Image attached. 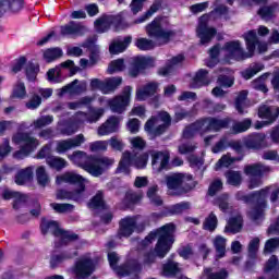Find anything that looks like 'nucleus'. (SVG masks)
Masks as SVG:
<instances>
[{
	"mask_svg": "<svg viewBox=\"0 0 279 279\" xmlns=\"http://www.w3.org/2000/svg\"><path fill=\"white\" fill-rule=\"evenodd\" d=\"M182 62H184V56L178 54L177 57H173L166 66L159 70V75H169L171 69L178 66V64H182Z\"/></svg>",
	"mask_w": 279,
	"mask_h": 279,
	"instance_id": "37998d69",
	"label": "nucleus"
},
{
	"mask_svg": "<svg viewBox=\"0 0 279 279\" xmlns=\"http://www.w3.org/2000/svg\"><path fill=\"white\" fill-rule=\"evenodd\" d=\"M107 71L109 75H112L114 73H121V71H125V61L123 59L111 61Z\"/></svg>",
	"mask_w": 279,
	"mask_h": 279,
	"instance_id": "603ef678",
	"label": "nucleus"
},
{
	"mask_svg": "<svg viewBox=\"0 0 279 279\" xmlns=\"http://www.w3.org/2000/svg\"><path fill=\"white\" fill-rule=\"evenodd\" d=\"M88 206L89 208H106V203H104V194L101 192L97 193Z\"/></svg>",
	"mask_w": 279,
	"mask_h": 279,
	"instance_id": "338daca9",
	"label": "nucleus"
},
{
	"mask_svg": "<svg viewBox=\"0 0 279 279\" xmlns=\"http://www.w3.org/2000/svg\"><path fill=\"white\" fill-rule=\"evenodd\" d=\"M263 141H265V134L255 133L244 138V145L248 149H260L263 146Z\"/></svg>",
	"mask_w": 279,
	"mask_h": 279,
	"instance_id": "473e14b6",
	"label": "nucleus"
},
{
	"mask_svg": "<svg viewBox=\"0 0 279 279\" xmlns=\"http://www.w3.org/2000/svg\"><path fill=\"white\" fill-rule=\"evenodd\" d=\"M36 178L40 186H47L50 182L49 174H47V170L43 166L36 169Z\"/></svg>",
	"mask_w": 279,
	"mask_h": 279,
	"instance_id": "052dcab7",
	"label": "nucleus"
},
{
	"mask_svg": "<svg viewBox=\"0 0 279 279\" xmlns=\"http://www.w3.org/2000/svg\"><path fill=\"white\" fill-rule=\"evenodd\" d=\"M225 175L227 178V182L231 186H241V183L243 182V174L241 171L228 170Z\"/></svg>",
	"mask_w": 279,
	"mask_h": 279,
	"instance_id": "79ce46f5",
	"label": "nucleus"
},
{
	"mask_svg": "<svg viewBox=\"0 0 279 279\" xmlns=\"http://www.w3.org/2000/svg\"><path fill=\"white\" fill-rule=\"evenodd\" d=\"M129 143L131 144L132 149H137L140 151H143V149L147 147V142H145V140H143L141 136L129 138Z\"/></svg>",
	"mask_w": 279,
	"mask_h": 279,
	"instance_id": "e2e57ef3",
	"label": "nucleus"
},
{
	"mask_svg": "<svg viewBox=\"0 0 279 279\" xmlns=\"http://www.w3.org/2000/svg\"><path fill=\"white\" fill-rule=\"evenodd\" d=\"M41 232L43 234L51 232V234L59 239L61 245H66V243L77 241V234H74L71 231H64L60 228L58 222L49 221L47 219H43L41 221Z\"/></svg>",
	"mask_w": 279,
	"mask_h": 279,
	"instance_id": "1a4fd4ad",
	"label": "nucleus"
},
{
	"mask_svg": "<svg viewBox=\"0 0 279 279\" xmlns=\"http://www.w3.org/2000/svg\"><path fill=\"white\" fill-rule=\"evenodd\" d=\"M85 33L86 27L75 22H70L68 25L61 27L62 36H83Z\"/></svg>",
	"mask_w": 279,
	"mask_h": 279,
	"instance_id": "c85d7f7f",
	"label": "nucleus"
},
{
	"mask_svg": "<svg viewBox=\"0 0 279 279\" xmlns=\"http://www.w3.org/2000/svg\"><path fill=\"white\" fill-rule=\"evenodd\" d=\"M122 83L123 78L119 76L107 78L102 87L104 95H110V93H114Z\"/></svg>",
	"mask_w": 279,
	"mask_h": 279,
	"instance_id": "e433bc0d",
	"label": "nucleus"
},
{
	"mask_svg": "<svg viewBox=\"0 0 279 279\" xmlns=\"http://www.w3.org/2000/svg\"><path fill=\"white\" fill-rule=\"evenodd\" d=\"M111 25L116 27V32H121V29H128V27H130V24L125 22L123 13H120L116 16L105 15L95 22L96 32H98V34L108 32Z\"/></svg>",
	"mask_w": 279,
	"mask_h": 279,
	"instance_id": "9d476101",
	"label": "nucleus"
},
{
	"mask_svg": "<svg viewBox=\"0 0 279 279\" xmlns=\"http://www.w3.org/2000/svg\"><path fill=\"white\" fill-rule=\"evenodd\" d=\"M104 108H90L89 109V113H85V112H77V119H80V123H97V121H99V119H101V117H104Z\"/></svg>",
	"mask_w": 279,
	"mask_h": 279,
	"instance_id": "bb28decb",
	"label": "nucleus"
},
{
	"mask_svg": "<svg viewBox=\"0 0 279 279\" xmlns=\"http://www.w3.org/2000/svg\"><path fill=\"white\" fill-rule=\"evenodd\" d=\"M51 123H53V116H44L35 120L32 125L38 130L40 128H45L46 125H51Z\"/></svg>",
	"mask_w": 279,
	"mask_h": 279,
	"instance_id": "680f3d73",
	"label": "nucleus"
},
{
	"mask_svg": "<svg viewBox=\"0 0 279 279\" xmlns=\"http://www.w3.org/2000/svg\"><path fill=\"white\" fill-rule=\"evenodd\" d=\"M114 165V159L110 157H93L92 159V169L98 171V174H92L94 178H99L102 175L106 169H110Z\"/></svg>",
	"mask_w": 279,
	"mask_h": 279,
	"instance_id": "b1692460",
	"label": "nucleus"
},
{
	"mask_svg": "<svg viewBox=\"0 0 279 279\" xmlns=\"http://www.w3.org/2000/svg\"><path fill=\"white\" fill-rule=\"evenodd\" d=\"M117 130H119V118L111 117L98 128L97 134L98 136H108L117 132Z\"/></svg>",
	"mask_w": 279,
	"mask_h": 279,
	"instance_id": "cd10ccee",
	"label": "nucleus"
},
{
	"mask_svg": "<svg viewBox=\"0 0 279 279\" xmlns=\"http://www.w3.org/2000/svg\"><path fill=\"white\" fill-rule=\"evenodd\" d=\"M87 88H88V85L86 84V81L80 82L78 80H74L72 83L59 89V97H62V95H66V94L82 95V93H86Z\"/></svg>",
	"mask_w": 279,
	"mask_h": 279,
	"instance_id": "5701e85b",
	"label": "nucleus"
},
{
	"mask_svg": "<svg viewBox=\"0 0 279 279\" xmlns=\"http://www.w3.org/2000/svg\"><path fill=\"white\" fill-rule=\"evenodd\" d=\"M279 116V107H274L269 105H262L258 109V118L267 119L268 121L257 122L255 124L256 130H260V128H265V125H271Z\"/></svg>",
	"mask_w": 279,
	"mask_h": 279,
	"instance_id": "dca6fc26",
	"label": "nucleus"
},
{
	"mask_svg": "<svg viewBox=\"0 0 279 279\" xmlns=\"http://www.w3.org/2000/svg\"><path fill=\"white\" fill-rule=\"evenodd\" d=\"M25 97H27V90L25 89V83L17 82L13 86L11 98L12 99H25Z\"/></svg>",
	"mask_w": 279,
	"mask_h": 279,
	"instance_id": "de8ad7c7",
	"label": "nucleus"
},
{
	"mask_svg": "<svg viewBox=\"0 0 279 279\" xmlns=\"http://www.w3.org/2000/svg\"><path fill=\"white\" fill-rule=\"evenodd\" d=\"M69 158L74 165H77V167H81L84 171L90 173V175H97L99 173V171L93 169V157L88 156L85 151H74Z\"/></svg>",
	"mask_w": 279,
	"mask_h": 279,
	"instance_id": "2eb2a0df",
	"label": "nucleus"
},
{
	"mask_svg": "<svg viewBox=\"0 0 279 279\" xmlns=\"http://www.w3.org/2000/svg\"><path fill=\"white\" fill-rule=\"evenodd\" d=\"M196 34L201 39L202 45H208V43L215 38L217 29L208 27V15L201 16L198 26L196 28Z\"/></svg>",
	"mask_w": 279,
	"mask_h": 279,
	"instance_id": "f3484780",
	"label": "nucleus"
},
{
	"mask_svg": "<svg viewBox=\"0 0 279 279\" xmlns=\"http://www.w3.org/2000/svg\"><path fill=\"white\" fill-rule=\"evenodd\" d=\"M132 97V86H125L122 90V95H118L112 99L99 98L100 104H107L111 112L121 114L125 112V108L130 106V99Z\"/></svg>",
	"mask_w": 279,
	"mask_h": 279,
	"instance_id": "9b49d317",
	"label": "nucleus"
},
{
	"mask_svg": "<svg viewBox=\"0 0 279 279\" xmlns=\"http://www.w3.org/2000/svg\"><path fill=\"white\" fill-rule=\"evenodd\" d=\"M138 217H126L120 221V229L118 232V236L128 238L132 236V233L138 228L141 221H138Z\"/></svg>",
	"mask_w": 279,
	"mask_h": 279,
	"instance_id": "6ab92c4d",
	"label": "nucleus"
},
{
	"mask_svg": "<svg viewBox=\"0 0 279 279\" xmlns=\"http://www.w3.org/2000/svg\"><path fill=\"white\" fill-rule=\"evenodd\" d=\"M279 247V238H271L265 243L264 254H271Z\"/></svg>",
	"mask_w": 279,
	"mask_h": 279,
	"instance_id": "69168bd1",
	"label": "nucleus"
},
{
	"mask_svg": "<svg viewBox=\"0 0 279 279\" xmlns=\"http://www.w3.org/2000/svg\"><path fill=\"white\" fill-rule=\"evenodd\" d=\"M230 125V118L217 119L205 118L197 120L183 131V138H193L197 132L199 134H206V132H219Z\"/></svg>",
	"mask_w": 279,
	"mask_h": 279,
	"instance_id": "7ed1b4c3",
	"label": "nucleus"
},
{
	"mask_svg": "<svg viewBox=\"0 0 279 279\" xmlns=\"http://www.w3.org/2000/svg\"><path fill=\"white\" fill-rule=\"evenodd\" d=\"M250 128H252V120L244 119L241 122H234L231 128V132L233 134H242V132H247Z\"/></svg>",
	"mask_w": 279,
	"mask_h": 279,
	"instance_id": "49530a36",
	"label": "nucleus"
},
{
	"mask_svg": "<svg viewBox=\"0 0 279 279\" xmlns=\"http://www.w3.org/2000/svg\"><path fill=\"white\" fill-rule=\"evenodd\" d=\"M77 256V251L73 250L71 252L66 251L65 253H62L60 255H53L50 259V267L52 269H56L60 263H64V260H69V258H75Z\"/></svg>",
	"mask_w": 279,
	"mask_h": 279,
	"instance_id": "58836bf2",
	"label": "nucleus"
},
{
	"mask_svg": "<svg viewBox=\"0 0 279 279\" xmlns=\"http://www.w3.org/2000/svg\"><path fill=\"white\" fill-rule=\"evenodd\" d=\"M147 197L154 206H162V198L158 195V185L148 189Z\"/></svg>",
	"mask_w": 279,
	"mask_h": 279,
	"instance_id": "8fccbe9b",
	"label": "nucleus"
},
{
	"mask_svg": "<svg viewBox=\"0 0 279 279\" xmlns=\"http://www.w3.org/2000/svg\"><path fill=\"white\" fill-rule=\"evenodd\" d=\"M81 118H77V112L73 117L72 120L68 121L63 128L60 129V133L63 134V136H73L75 132L80 130V126L84 122H80Z\"/></svg>",
	"mask_w": 279,
	"mask_h": 279,
	"instance_id": "7c9ffc66",
	"label": "nucleus"
},
{
	"mask_svg": "<svg viewBox=\"0 0 279 279\" xmlns=\"http://www.w3.org/2000/svg\"><path fill=\"white\" fill-rule=\"evenodd\" d=\"M34 180V166H29L23 169H20L14 177V182L17 186H25Z\"/></svg>",
	"mask_w": 279,
	"mask_h": 279,
	"instance_id": "a878e982",
	"label": "nucleus"
},
{
	"mask_svg": "<svg viewBox=\"0 0 279 279\" xmlns=\"http://www.w3.org/2000/svg\"><path fill=\"white\" fill-rule=\"evenodd\" d=\"M149 66H154V59L149 57H136L133 60L132 66L129 69V75L131 77H137L141 71L149 69Z\"/></svg>",
	"mask_w": 279,
	"mask_h": 279,
	"instance_id": "412c9836",
	"label": "nucleus"
},
{
	"mask_svg": "<svg viewBox=\"0 0 279 279\" xmlns=\"http://www.w3.org/2000/svg\"><path fill=\"white\" fill-rule=\"evenodd\" d=\"M46 162L51 169H56L57 171H61L68 165L64 158L56 156L47 157Z\"/></svg>",
	"mask_w": 279,
	"mask_h": 279,
	"instance_id": "c03bdc74",
	"label": "nucleus"
},
{
	"mask_svg": "<svg viewBox=\"0 0 279 279\" xmlns=\"http://www.w3.org/2000/svg\"><path fill=\"white\" fill-rule=\"evenodd\" d=\"M234 149L236 154H243V144L241 141L228 140L227 137H222L214 147L213 153L219 154V151H223L225 149Z\"/></svg>",
	"mask_w": 279,
	"mask_h": 279,
	"instance_id": "4be33fe9",
	"label": "nucleus"
},
{
	"mask_svg": "<svg viewBox=\"0 0 279 279\" xmlns=\"http://www.w3.org/2000/svg\"><path fill=\"white\" fill-rule=\"evenodd\" d=\"M50 207L52 210L59 213V214H64V213H73L75 209V206L69 203H51Z\"/></svg>",
	"mask_w": 279,
	"mask_h": 279,
	"instance_id": "bf43d9fd",
	"label": "nucleus"
},
{
	"mask_svg": "<svg viewBox=\"0 0 279 279\" xmlns=\"http://www.w3.org/2000/svg\"><path fill=\"white\" fill-rule=\"evenodd\" d=\"M95 271V263L88 256L81 257L72 268V274L76 279H85Z\"/></svg>",
	"mask_w": 279,
	"mask_h": 279,
	"instance_id": "4468645a",
	"label": "nucleus"
},
{
	"mask_svg": "<svg viewBox=\"0 0 279 279\" xmlns=\"http://www.w3.org/2000/svg\"><path fill=\"white\" fill-rule=\"evenodd\" d=\"M132 43V36L124 37L123 40L116 39L113 40L109 46V52L113 56H117V53H123L130 47V44Z\"/></svg>",
	"mask_w": 279,
	"mask_h": 279,
	"instance_id": "c756f323",
	"label": "nucleus"
},
{
	"mask_svg": "<svg viewBox=\"0 0 279 279\" xmlns=\"http://www.w3.org/2000/svg\"><path fill=\"white\" fill-rule=\"evenodd\" d=\"M149 155L151 157V167L154 171L160 173L162 169H167V165H169V153L150 150Z\"/></svg>",
	"mask_w": 279,
	"mask_h": 279,
	"instance_id": "aec40b11",
	"label": "nucleus"
},
{
	"mask_svg": "<svg viewBox=\"0 0 279 279\" xmlns=\"http://www.w3.org/2000/svg\"><path fill=\"white\" fill-rule=\"evenodd\" d=\"M86 143V137L84 134H78L75 137L57 141L56 151L57 154H66L70 149H75V147H82Z\"/></svg>",
	"mask_w": 279,
	"mask_h": 279,
	"instance_id": "a211bd4d",
	"label": "nucleus"
},
{
	"mask_svg": "<svg viewBox=\"0 0 279 279\" xmlns=\"http://www.w3.org/2000/svg\"><path fill=\"white\" fill-rule=\"evenodd\" d=\"M171 125V117L169 113L161 111L158 113L157 118L153 117L145 124V131L151 138H156V136H161L167 132V128Z\"/></svg>",
	"mask_w": 279,
	"mask_h": 279,
	"instance_id": "6e6552de",
	"label": "nucleus"
},
{
	"mask_svg": "<svg viewBox=\"0 0 279 279\" xmlns=\"http://www.w3.org/2000/svg\"><path fill=\"white\" fill-rule=\"evenodd\" d=\"M146 33L150 38H156L157 40H161L162 45H167L173 36H175V32L163 28L160 24V20L156 19L150 24L146 26Z\"/></svg>",
	"mask_w": 279,
	"mask_h": 279,
	"instance_id": "f8f14e48",
	"label": "nucleus"
},
{
	"mask_svg": "<svg viewBox=\"0 0 279 279\" xmlns=\"http://www.w3.org/2000/svg\"><path fill=\"white\" fill-rule=\"evenodd\" d=\"M226 238L221 235L214 238L213 245L216 250V258H223V256H226Z\"/></svg>",
	"mask_w": 279,
	"mask_h": 279,
	"instance_id": "a19ab883",
	"label": "nucleus"
},
{
	"mask_svg": "<svg viewBox=\"0 0 279 279\" xmlns=\"http://www.w3.org/2000/svg\"><path fill=\"white\" fill-rule=\"evenodd\" d=\"M271 74L270 73H265L258 78H256L253 83L252 86L255 88V90H260L262 93H267V85H265V82L267 81V77H269Z\"/></svg>",
	"mask_w": 279,
	"mask_h": 279,
	"instance_id": "13d9d810",
	"label": "nucleus"
},
{
	"mask_svg": "<svg viewBox=\"0 0 279 279\" xmlns=\"http://www.w3.org/2000/svg\"><path fill=\"white\" fill-rule=\"evenodd\" d=\"M182 271V267H180V264L177 262H173L169 259L166 264L162 266V274L163 276L171 277V276H178Z\"/></svg>",
	"mask_w": 279,
	"mask_h": 279,
	"instance_id": "ea45409f",
	"label": "nucleus"
},
{
	"mask_svg": "<svg viewBox=\"0 0 279 279\" xmlns=\"http://www.w3.org/2000/svg\"><path fill=\"white\" fill-rule=\"evenodd\" d=\"M149 160V154L137 153L132 155L130 151H124L119 162L118 171L121 173H130V167L135 169H145Z\"/></svg>",
	"mask_w": 279,
	"mask_h": 279,
	"instance_id": "0eeeda50",
	"label": "nucleus"
},
{
	"mask_svg": "<svg viewBox=\"0 0 279 279\" xmlns=\"http://www.w3.org/2000/svg\"><path fill=\"white\" fill-rule=\"evenodd\" d=\"M210 81L208 80V71L201 69L193 77L190 86L191 88H201V86H208Z\"/></svg>",
	"mask_w": 279,
	"mask_h": 279,
	"instance_id": "72a5a7b5",
	"label": "nucleus"
},
{
	"mask_svg": "<svg viewBox=\"0 0 279 279\" xmlns=\"http://www.w3.org/2000/svg\"><path fill=\"white\" fill-rule=\"evenodd\" d=\"M173 232H175V225L168 223L157 231L150 232L142 242V245L143 247H147V245L156 241V236H159L155 252L159 258H165L173 245Z\"/></svg>",
	"mask_w": 279,
	"mask_h": 279,
	"instance_id": "f03ea898",
	"label": "nucleus"
},
{
	"mask_svg": "<svg viewBox=\"0 0 279 279\" xmlns=\"http://www.w3.org/2000/svg\"><path fill=\"white\" fill-rule=\"evenodd\" d=\"M135 47L140 49L141 51H150V49H154L156 47V43L151 39L147 38H138L135 41Z\"/></svg>",
	"mask_w": 279,
	"mask_h": 279,
	"instance_id": "4d7b16f0",
	"label": "nucleus"
},
{
	"mask_svg": "<svg viewBox=\"0 0 279 279\" xmlns=\"http://www.w3.org/2000/svg\"><path fill=\"white\" fill-rule=\"evenodd\" d=\"M57 199H72L73 202H82L86 197L82 195V191L59 190L56 194Z\"/></svg>",
	"mask_w": 279,
	"mask_h": 279,
	"instance_id": "f704fd0d",
	"label": "nucleus"
},
{
	"mask_svg": "<svg viewBox=\"0 0 279 279\" xmlns=\"http://www.w3.org/2000/svg\"><path fill=\"white\" fill-rule=\"evenodd\" d=\"M158 90V83H148L142 88L136 90L137 101H145L148 97H151Z\"/></svg>",
	"mask_w": 279,
	"mask_h": 279,
	"instance_id": "2f4dec72",
	"label": "nucleus"
},
{
	"mask_svg": "<svg viewBox=\"0 0 279 279\" xmlns=\"http://www.w3.org/2000/svg\"><path fill=\"white\" fill-rule=\"evenodd\" d=\"M226 278H228V271L226 269H222L219 272H213V269L210 268H206L202 277V279H226Z\"/></svg>",
	"mask_w": 279,
	"mask_h": 279,
	"instance_id": "864d4df0",
	"label": "nucleus"
},
{
	"mask_svg": "<svg viewBox=\"0 0 279 279\" xmlns=\"http://www.w3.org/2000/svg\"><path fill=\"white\" fill-rule=\"evenodd\" d=\"M247 99V90H242L235 99V108L240 114L245 113V100Z\"/></svg>",
	"mask_w": 279,
	"mask_h": 279,
	"instance_id": "6e6d98bb",
	"label": "nucleus"
},
{
	"mask_svg": "<svg viewBox=\"0 0 279 279\" xmlns=\"http://www.w3.org/2000/svg\"><path fill=\"white\" fill-rule=\"evenodd\" d=\"M242 158H234L232 156H230V154L223 155L218 162L215 166V170L219 171V169H221V167H231V165H234V162H239L241 161Z\"/></svg>",
	"mask_w": 279,
	"mask_h": 279,
	"instance_id": "a18cd8bd",
	"label": "nucleus"
},
{
	"mask_svg": "<svg viewBox=\"0 0 279 279\" xmlns=\"http://www.w3.org/2000/svg\"><path fill=\"white\" fill-rule=\"evenodd\" d=\"M73 184L74 186H78V189L74 191H82V196L86 197V184H88V179L82 177V174H77L76 172H65L60 177H57V184Z\"/></svg>",
	"mask_w": 279,
	"mask_h": 279,
	"instance_id": "ddd939ff",
	"label": "nucleus"
},
{
	"mask_svg": "<svg viewBox=\"0 0 279 279\" xmlns=\"http://www.w3.org/2000/svg\"><path fill=\"white\" fill-rule=\"evenodd\" d=\"M241 228H243V218L238 215L229 219L228 225L225 228V232L236 234L238 232H241Z\"/></svg>",
	"mask_w": 279,
	"mask_h": 279,
	"instance_id": "4c0bfd02",
	"label": "nucleus"
},
{
	"mask_svg": "<svg viewBox=\"0 0 279 279\" xmlns=\"http://www.w3.org/2000/svg\"><path fill=\"white\" fill-rule=\"evenodd\" d=\"M48 82H52L53 84H60L62 82V76H60V66L50 69L47 72Z\"/></svg>",
	"mask_w": 279,
	"mask_h": 279,
	"instance_id": "0e129e2a",
	"label": "nucleus"
},
{
	"mask_svg": "<svg viewBox=\"0 0 279 279\" xmlns=\"http://www.w3.org/2000/svg\"><path fill=\"white\" fill-rule=\"evenodd\" d=\"M167 187L170 195H182L193 191L197 183L193 180V175L189 173H174L166 178Z\"/></svg>",
	"mask_w": 279,
	"mask_h": 279,
	"instance_id": "20e7f679",
	"label": "nucleus"
},
{
	"mask_svg": "<svg viewBox=\"0 0 279 279\" xmlns=\"http://www.w3.org/2000/svg\"><path fill=\"white\" fill-rule=\"evenodd\" d=\"M215 228H217V216L211 213L209 215V217H207L204 222V229L213 232V230H215Z\"/></svg>",
	"mask_w": 279,
	"mask_h": 279,
	"instance_id": "774afa93",
	"label": "nucleus"
},
{
	"mask_svg": "<svg viewBox=\"0 0 279 279\" xmlns=\"http://www.w3.org/2000/svg\"><path fill=\"white\" fill-rule=\"evenodd\" d=\"M58 58H62V49L60 48H49L44 51V60H46V62H53V60H58Z\"/></svg>",
	"mask_w": 279,
	"mask_h": 279,
	"instance_id": "5fc2aeb1",
	"label": "nucleus"
},
{
	"mask_svg": "<svg viewBox=\"0 0 279 279\" xmlns=\"http://www.w3.org/2000/svg\"><path fill=\"white\" fill-rule=\"evenodd\" d=\"M97 60H99V47H94L92 49L89 61L87 59H81L80 64L83 69H86V66H93L96 64Z\"/></svg>",
	"mask_w": 279,
	"mask_h": 279,
	"instance_id": "09e8293b",
	"label": "nucleus"
},
{
	"mask_svg": "<svg viewBox=\"0 0 279 279\" xmlns=\"http://www.w3.org/2000/svg\"><path fill=\"white\" fill-rule=\"evenodd\" d=\"M269 171H271V168L260 162L246 165L244 167V173L248 178H263L265 173H269Z\"/></svg>",
	"mask_w": 279,
	"mask_h": 279,
	"instance_id": "393cba45",
	"label": "nucleus"
},
{
	"mask_svg": "<svg viewBox=\"0 0 279 279\" xmlns=\"http://www.w3.org/2000/svg\"><path fill=\"white\" fill-rule=\"evenodd\" d=\"M219 56H222L225 62L229 64L233 61L245 60V58H252L250 53H245L243 46L239 40L228 41L223 47L214 46L209 50V60L206 62V66L214 69L219 63Z\"/></svg>",
	"mask_w": 279,
	"mask_h": 279,
	"instance_id": "f257e3e1",
	"label": "nucleus"
},
{
	"mask_svg": "<svg viewBox=\"0 0 279 279\" xmlns=\"http://www.w3.org/2000/svg\"><path fill=\"white\" fill-rule=\"evenodd\" d=\"M12 143H14V145H20V150L13 154L14 158H17L19 160L29 156L32 151H35L36 147L40 145V142H38L37 138L29 133L23 132L15 133L12 137Z\"/></svg>",
	"mask_w": 279,
	"mask_h": 279,
	"instance_id": "423d86ee",
	"label": "nucleus"
},
{
	"mask_svg": "<svg viewBox=\"0 0 279 279\" xmlns=\"http://www.w3.org/2000/svg\"><path fill=\"white\" fill-rule=\"evenodd\" d=\"M243 38L246 43L248 54L252 58V56H254V51L256 50V44L258 43L256 31H248L243 35Z\"/></svg>",
	"mask_w": 279,
	"mask_h": 279,
	"instance_id": "c9c22d12",
	"label": "nucleus"
},
{
	"mask_svg": "<svg viewBox=\"0 0 279 279\" xmlns=\"http://www.w3.org/2000/svg\"><path fill=\"white\" fill-rule=\"evenodd\" d=\"M270 193V202H278L279 195V185H269L257 192L255 195L257 196V204L254 209H252L248 215L253 221H260L263 217H265V208H267V195Z\"/></svg>",
	"mask_w": 279,
	"mask_h": 279,
	"instance_id": "39448f33",
	"label": "nucleus"
},
{
	"mask_svg": "<svg viewBox=\"0 0 279 279\" xmlns=\"http://www.w3.org/2000/svg\"><path fill=\"white\" fill-rule=\"evenodd\" d=\"M263 69H265V65H263V63H254L248 69L242 72V77H244V80H252V77H254L256 73H260Z\"/></svg>",
	"mask_w": 279,
	"mask_h": 279,
	"instance_id": "3c124183",
	"label": "nucleus"
}]
</instances>
